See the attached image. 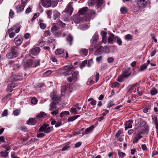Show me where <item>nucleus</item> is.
<instances>
[{
	"instance_id": "nucleus-1",
	"label": "nucleus",
	"mask_w": 158,
	"mask_h": 158,
	"mask_svg": "<svg viewBox=\"0 0 158 158\" xmlns=\"http://www.w3.org/2000/svg\"><path fill=\"white\" fill-rule=\"evenodd\" d=\"M16 47H13L11 49V52L7 54L6 55V57L8 59H13L17 57L18 53L17 52L15 51V48H17Z\"/></svg>"
},
{
	"instance_id": "nucleus-2",
	"label": "nucleus",
	"mask_w": 158,
	"mask_h": 158,
	"mask_svg": "<svg viewBox=\"0 0 158 158\" xmlns=\"http://www.w3.org/2000/svg\"><path fill=\"white\" fill-rule=\"evenodd\" d=\"M73 69L74 67L72 65L65 66L64 67V69L65 72L62 73V74L65 76L69 75L72 73Z\"/></svg>"
},
{
	"instance_id": "nucleus-3",
	"label": "nucleus",
	"mask_w": 158,
	"mask_h": 158,
	"mask_svg": "<svg viewBox=\"0 0 158 158\" xmlns=\"http://www.w3.org/2000/svg\"><path fill=\"white\" fill-rule=\"evenodd\" d=\"M51 31L52 33L56 36H60L63 31L61 29L58 28L56 26H54L52 27Z\"/></svg>"
},
{
	"instance_id": "nucleus-4",
	"label": "nucleus",
	"mask_w": 158,
	"mask_h": 158,
	"mask_svg": "<svg viewBox=\"0 0 158 158\" xmlns=\"http://www.w3.org/2000/svg\"><path fill=\"white\" fill-rule=\"evenodd\" d=\"M39 132H44L45 133L48 134L50 133L52 130L51 127L49 126V125L44 124L40 128Z\"/></svg>"
},
{
	"instance_id": "nucleus-5",
	"label": "nucleus",
	"mask_w": 158,
	"mask_h": 158,
	"mask_svg": "<svg viewBox=\"0 0 158 158\" xmlns=\"http://www.w3.org/2000/svg\"><path fill=\"white\" fill-rule=\"evenodd\" d=\"M73 10V7L72 3L69 2L67 5L66 7L65 10V12L71 15Z\"/></svg>"
},
{
	"instance_id": "nucleus-6",
	"label": "nucleus",
	"mask_w": 158,
	"mask_h": 158,
	"mask_svg": "<svg viewBox=\"0 0 158 158\" xmlns=\"http://www.w3.org/2000/svg\"><path fill=\"white\" fill-rule=\"evenodd\" d=\"M42 6L45 7H48L51 5V0H41Z\"/></svg>"
},
{
	"instance_id": "nucleus-7",
	"label": "nucleus",
	"mask_w": 158,
	"mask_h": 158,
	"mask_svg": "<svg viewBox=\"0 0 158 158\" xmlns=\"http://www.w3.org/2000/svg\"><path fill=\"white\" fill-rule=\"evenodd\" d=\"M33 60L31 59L27 60L26 62H24L23 64L24 67L26 68L29 67H33Z\"/></svg>"
},
{
	"instance_id": "nucleus-8",
	"label": "nucleus",
	"mask_w": 158,
	"mask_h": 158,
	"mask_svg": "<svg viewBox=\"0 0 158 158\" xmlns=\"http://www.w3.org/2000/svg\"><path fill=\"white\" fill-rule=\"evenodd\" d=\"M72 19L76 23H79L82 20V17L78 15H74Z\"/></svg>"
},
{
	"instance_id": "nucleus-9",
	"label": "nucleus",
	"mask_w": 158,
	"mask_h": 158,
	"mask_svg": "<svg viewBox=\"0 0 158 158\" xmlns=\"http://www.w3.org/2000/svg\"><path fill=\"white\" fill-rule=\"evenodd\" d=\"M14 41L16 45L19 46L21 45L23 42V38L21 36H18L15 39Z\"/></svg>"
},
{
	"instance_id": "nucleus-10",
	"label": "nucleus",
	"mask_w": 158,
	"mask_h": 158,
	"mask_svg": "<svg viewBox=\"0 0 158 158\" xmlns=\"http://www.w3.org/2000/svg\"><path fill=\"white\" fill-rule=\"evenodd\" d=\"M143 136L141 135L140 132H139L138 133L136 134L134 137L133 141V143H137L139 140Z\"/></svg>"
},
{
	"instance_id": "nucleus-11",
	"label": "nucleus",
	"mask_w": 158,
	"mask_h": 158,
	"mask_svg": "<svg viewBox=\"0 0 158 158\" xmlns=\"http://www.w3.org/2000/svg\"><path fill=\"white\" fill-rule=\"evenodd\" d=\"M116 36H115L113 34L111 33L108 38V43L111 44L114 40H116Z\"/></svg>"
},
{
	"instance_id": "nucleus-12",
	"label": "nucleus",
	"mask_w": 158,
	"mask_h": 158,
	"mask_svg": "<svg viewBox=\"0 0 158 158\" xmlns=\"http://www.w3.org/2000/svg\"><path fill=\"white\" fill-rule=\"evenodd\" d=\"M133 123V121L132 120H130L127 122L125 124V130H127V129L132 128V124Z\"/></svg>"
},
{
	"instance_id": "nucleus-13",
	"label": "nucleus",
	"mask_w": 158,
	"mask_h": 158,
	"mask_svg": "<svg viewBox=\"0 0 158 158\" xmlns=\"http://www.w3.org/2000/svg\"><path fill=\"white\" fill-rule=\"evenodd\" d=\"M40 48L39 47H36L32 48L31 51V53L34 55H36L39 54L40 52Z\"/></svg>"
},
{
	"instance_id": "nucleus-14",
	"label": "nucleus",
	"mask_w": 158,
	"mask_h": 158,
	"mask_svg": "<svg viewBox=\"0 0 158 158\" xmlns=\"http://www.w3.org/2000/svg\"><path fill=\"white\" fill-rule=\"evenodd\" d=\"M25 6V5L22 3L21 4L18 5L16 7L17 12L18 13H20L22 11H23Z\"/></svg>"
},
{
	"instance_id": "nucleus-15",
	"label": "nucleus",
	"mask_w": 158,
	"mask_h": 158,
	"mask_svg": "<svg viewBox=\"0 0 158 158\" xmlns=\"http://www.w3.org/2000/svg\"><path fill=\"white\" fill-rule=\"evenodd\" d=\"M79 76V72L76 71L73 73L72 77L74 81H77L78 80Z\"/></svg>"
},
{
	"instance_id": "nucleus-16",
	"label": "nucleus",
	"mask_w": 158,
	"mask_h": 158,
	"mask_svg": "<svg viewBox=\"0 0 158 158\" xmlns=\"http://www.w3.org/2000/svg\"><path fill=\"white\" fill-rule=\"evenodd\" d=\"M138 1L137 5L139 7L144 8L145 6V1L144 0H137Z\"/></svg>"
},
{
	"instance_id": "nucleus-17",
	"label": "nucleus",
	"mask_w": 158,
	"mask_h": 158,
	"mask_svg": "<svg viewBox=\"0 0 158 158\" xmlns=\"http://www.w3.org/2000/svg\"><path fill=\"white\" fill-rule=\"evenodd\" d=\"M153 122L155 123V127L156 128V132H158V121L156 117H152Z\"/></svg>"
},
{
	"instance_id": "nucleus-18",
	"label": "nucleus",
	"mask_w": 158,
	"mask_h": 158,
	"mask_svg": "<svg viewBox=\"0 0 158 158\" xmlns=\"http://www.w3.org/2000/svg\"><path fill=\"white\" fill-rule=\"evenodd\" d=\"M12 80L14 81L21 80L23 79V77L22 76L18 75H15L12 77Z\"/></svg>"
},
{
	"instance_id": "nucleus-19",
	"label": "nucleus",
	"mask_w": 158,
	"mask_h": 158,
	"mask_svg": "<svg viewBox=\"0 0 158 158\" xmlns=\"http://www.w3.org/2000/svg\"><path fill=\"white\" fill-rule=\"evenodd\" d=\"M131 74V72H130L129 70H126L123 71L121 74L125 78L129 76Z\"/></svg>"
},
{
	"instance_id": "nucleus-20",
	"label": "nucleus",
	"mask_w": 158,
	"mask_h": 158,
	"mask_svg": "<svg viewBox=\"0 0 158 158\" xmlns=\"http://www.w3.org/2000/svg\"><path fill=\"white\" fill-rule=\"evenodd\" d=\"M60 14L56 10L53 11V18L54 19L56 20V19L60 17Z\"/></svg>"
},
{
	"instance_id": "nucleus-21",
	"label": "nucleus",
	"mask_w": 158,
	"mask_h": 158,
	"mask_svg": "<svg viewBox=\"0 0 158 158\" xmlns=\"http://www.w3.org/2000/svg\"><path fill=\"white\" fill-rule=\"evenodd\" d=\"M50 110H53L56 109H58L56 106V102H53L51 103L50 105Z\"/></svg>"
},
{
	"instance_id": "nucleus-22",
	"label": "nucleus",
	"mask_w": 158,
	"mask_h": 158,
	"mask_svg": "<svg viewBox=\"0 0 158 158\" xmlns=\"http://www.w3.org/2000/svg\"><path fill=\"white\" fill-rule=\"evenodd\" d=\"M87 10V7H84L82 9H81L78 12L79 15H82L85 14Z\"/></svg>"
},
{
	"instance_id": "nucleus-23",
	"label": "nucleus",
	"mask_w": 158,
	"mask_h": 158,
	"mask_svg": "<svg viewBox=\"0 0 158 158\" xmlns=\"http://www.w3.org/2000/svg\"><path fill=\"white\" fill-rule=\"evenodd\" d=\"M36 123V120L34 118L29 119L28 121L27 124L30 125H34Z\"/></svg>"
},
{
	"instance_id": "nucleus-24",
	"label": "nucleus",
	"mask_w": 158,
	"mask_h": 158,
	"mask_svg": "<svg viewBox=\"0 0 158 158\" xmlns=\"http://www.w3.org/2000/svg\"><path fill=\"white\" fill-rule=\"evenodd\" d=\"M80 116L79 115H77L76 116H74L73 117H71L68 118V121L69 122H73L77 118H78Z\"/></svg>"
},
{
	"instance_id": "nucleus-25",
	"label": "nucleus",
	"mask_w": 158,
	"mask_h": 158,
	"mask_svg": "<svg viewBox=\"0 0 158 158\" xmlns=\"http://www.w3.org/2000/svg\"><path fill=\"white\" fill-rule=\"evenodd\" d=\"M94 128V126H92L86 129L85 131V134H88L92 131Z\"/></svg>"
},
{
	"instance_id": "nucleus-26",
	"label": "nucleus",
	"mask_w": 158,
	"mask_h": 158,
	"mask_svg": "<svg viewBox=\"0 0 158 158\" xmlns=\"http://www.w3.org/2000/svg\"><path fill=\"white\" fill-rule=\"evenodd\" d=\"M73 39V37L70 35H69L67 38V40L70 45L72 44Z\"/></svg>"
},
{
	"instance_id": "nucleus-27",
	"label": "nucleus",
	"mask_w": 158,
	"mask_h": 158,
	"mask_svg": "<svg viewBox=\"0 0 158 158\" xmlns=\"http://www.w3.org/2000/svg\"><path fill=\"white\" fill-rule=\"evenodd\" d=\"M103 48V47L102 46L99 47L94 52V54L96 55H98L100 54L102 51Z\"/></svg>"
},
{
	"instance_id": "nucleus-28",
	"label": "nucleus",
	"mask_w": 158,
	"mask_h": 158,
	"mask_svg": "<svg viewBox=\"0 0 158 158\" xmlns=\"http://www.w3.org/2000/svg\"><path fill=\"white\" fill-rule=\"evenodd\" d=\"M46 114L44 112H41L36 115L37 118H40L45 116Z\"/></svg>"
},
{
	"instance_id": "nucleus-29",
	"label": "nucleus",
	"mask_w": 158,
	"mask_h": 158,
	"mask_svg": "<svg viewBox=\"0 0 158 158\" xmlns=\"http://www.w3.org/2000/svg\"><path fill=\"white\" fill-rule=\"evenodd\" d=\"M64 52V50L61 49H58L56 50L55 54L56 55H58L63 54Z\"/></svg>"
},
{
	"instance_id": "nucleus-30",
	"label": "nucleus",
	"mask_w": 158,
	"mask_h": 158,
	"mask_svg": "<svg viewBox=\"0 0 158 158\" xmlns=\"http://www.w3.org/2000/svg\"><path fill=\"white\" fill-rule=\"evenodd\" d=\"M33 67H36L38 65L40 64V61L39 60H35L34 62L33 61Z\"/></svg>"
},
{
	"instance_id": "nucleus-31",
	"label": "nucleus",
	"mask_w": 158,
	"mask_h": 158,
	"mask_svg": "<svg viewBox=\"0 0 158 158\" xmlns=\"http://www.w3.org/2000/svg\"><path fill=\"white\" fill-rule=\"evenodd\" d=\"M147 65L145 64L141 66L140 68L138 69V72L143 71L147 68Z\"/></svg>"
},
{
	"instance_id": "nucleus-32",
	"label": "nucleus",
	"mask_w": 158,
	"mask_h": 158,
	"mask_svg": "<svg viewBox=\"0 0 158 158\" xmlns=\"http://www.w3.org/2000/svg\"><path fill=\"white\" fill-rule=\"evenodd\" d=\"M117 39L116 43L119 45L121 46L122 44V41L121 39L118 36L116 37V39Z\"/></svg>"
},
{
	"instance_id": "nucleus-33",
	"label": "nucleus",
	"mask_w": 158,
	"mask_h": 158,
	"mask_svg": "<svg viewBox=\"0 0 158 158\" xmlns=\"http://www.w3.org/2000/svg\"><path fill=\"white\" fill-rule=\"evenodd\" d=\"M15 86V84L12 83L11 84L9 85L7 87V89L8 91L14 88Z\"/></svg>"
},
{
	"instance_id": "nucleus-34",
	"label": "nucleus",
	"mask_w": 158,
	"mask_h": 158,
	"mask_svg": "<svg viewBox=\"0 0 158 158\" xmlns=\"http://www.w3.org/2000/svg\"><path fill=\"white\" fill-rule=\"evenodd\" d=\"M45 44V42L42 39L40 40L38 45L40 47H42Z\"/></svg>"
},
{
	"instance_id": "nucleus-35",
	"label": "nucleus",
	"mask_w": 158,
	"mask_h": 158,
	"mask_svg": "<svg viewBox=\"0 0 158 158\" xmlns=\"http://www.w3.org/2000/svg\"><path fill=\"white\" fill-rule=\"evenodd\" d=\"M98 39V34L97 33H95L93 35L92 40L93 41H97Z\"/></svg>"
},
{
	"instance_id": "nucleus-36",
	"label": "nucleus",
	"mask_w": 158,
	"mask_h": 158,
	"mask_svg": "<svg viewBox=\"0 0 158 158\" xmlns=\"http://www.w3.org/2000/svg\"><path fill=\"white\" fill-rule=\"evenodd\" d=\"M124 78H125V77L121 74V75L119 76L117 79L116 80L119 82H122L124 81Z\"/></svg>"
},
{
	"instance_id": "nucleus-37",
	"label": "nucleus",
	"mask_w": 158,
	"mask_h": 158,
	"mask_svg": "<svg viewBox=\"0 0 158 158\" xmlns=\"http://www.w3.org/2000/svg\"><path fill=\"white\" fill-rule=\"evenodd\" d=\"M158 92L157 89L155 88H153L150 91L151 94L152 95H154L157 94Z\"/></svg>"
},
{
	"instance_id": "nucleus-38",
	"label": "nucleus",
	"mask_w": 158,
	"mask_h": 158,
	"mask_svg": "<svg viewBox=\"0 0 158 158\" xmlns=\"http://www.w3.org/2000/svg\"><path fill=\"white\" fill-rule=\"evenodd\" d=\"M80 52L84 56H86L88 54V50L86 49H82L80 50Z\"/></svg>"
},
{
	"instance_id": "nucleus-39",
	"label": "nucleus",
	"mask_w": 158,
	"mask_h": 158,
	"mask_svg": "<svg viewBox=\"0 0 158 158\" xmlns=\"http://www.w3.org/2000/svg\"><path fill=\"white\" fill-rule=\"evenodd\" d=\"M56 23L58 25L60 26L63 27H64L66 25V24L63 23L62 21H61L60 20H59Z\"/></svg>"
},
{
	"instance_id": "nucleus-40",
	"label": "nucleus",
	"mask_w": 158,
	"mask_h": 158,
	"mask_svg": "<svg viewBox=\"0 0 158 158\" xmlns=\"http://www.w3.org/2000/svg\"><path fill=\"white\" fill-rule=\"evenodd\" d=\"M87 64V60H84L82 61L80 64V68L82 69L83 67H85L86 64Z\"/></svg>"
},
{
	"instance_id": "nucleus-41",
	"label": "nucleus",
	"mask_w": 158,
	"mask_h": 158,
	"mask_svg": "<svg viewBox=\"0 0 158 158\" xmlns=\"http://www.w3.org/2000/svg\"><path fill=\"white\" fill-rule=\"evenodd\" d=\"M50 111H51V114L53 115H56L59 113V109H58Z\"/></svg>"
},
{
	"instance_id": "nucleus-42",
	"label": "nucleus",
	"mask_w": 158,
	"mask_h": 158,
	"mask_svg": "<svg viewBox=\"0 0 158 158\" xmlns=\"http://www.w3.org/2000/svg\"><path fill=\"white\" fill-rule=\"evenodd\" d=\"M120 11L123 14H125L127 12V9L125 7H123L120 9Z\"/></svg>"
},
{
	"instance_id": "nucleus-43",
	"label": "nucleus",
	"mask_w": 158,
	"mask_h": 158,
	"mask_svg": "<svg viewBox=\"0 0 158 158\" xmlns=\"http://www.w3.org/2000/svg\"><path fill=\"white\" fill-rule=\"evenodd\" d=\"M0 154L2 157H6L8 156V152H0Z\"/></svg>"
},
{
	"instance_id": "nucleus-44",
	"label": "nucleus",
	"mask_w": 158,
	"mask_h": 158,
	"mask_svg": "<svg viewBox=\"0 0 158 158\" xmlns=\"http://www.w3.org/2000/svg\"><path fill=\"white\" fill-rule=\"evenodd\" d=\"M69 112L68 111H63L60 114V117H62L64 115H66L67 114H69Z\"/></svg>"
},
{
	"instance_id": "nucleus-45",
	"label": "nucleus",
	"mask_w": 158,
	"mask_h": 158,
	"mask_svg": "<svg viewBox=\"0 0 158 158\" xmlns=\"http://www.w3.org/2000/svg\"><path fill=\"white\" fill-rule=\"evenodd\" d=\"M50 34L51 33L49 30H46L44 32V36L45 37H47L49 36L50 35Z\"/></svg>"
},
{
	"instance_id": "nucleus-46",
	"label": "nucleus",
	"mask_w": 158,
	"mask_h": 158,
	"mask_svg": "<svg viewBox=\"0 0 158 158\" xmlns=\"http://www.w3.org/2000/svg\"><path fill=\"white\" fill-rule=\"evenodd\" d=\"M120 86V84L117 82H115L112 83L111 87L112 88H115L116 87H119Z\"/></svg>"
},
{
	"instance_id": "nucleus-47",
	"label": "nucleus",
	"mask_w": 158,
	"mask_h": 158,
	"mask_svg": "<svg viewBox=\"0 0 158 158\" xmlns=\"http://www.w3.org/2000/svg\"><path fill=\"white\" fill-rule=\"evenodd\" d=\"M96 0H90L88 3V5L89 6H91L94 4L95 3Z\"/></svg>"
},
{
	"instance_id": "nucleus-48",
	"label": "nucleus",
	"mask_w": 158,
	"mask_h": 158,
	"mask_svg": "<svg viewBox=\"0 0 158 158\" xmlns=\"http://www.w3.org/2000/svg\"><path fill=\"white\" fill-rule=\"evenodd\" d=\"M124 38L127 40H131L132 39V36L131 35L128 34L125 36Z\"/></svg>"
},
{
	"instance_id": "nucleus-49",
	"label": "nucleus",
	"mask_w": 158,
	"mask_h": 158,
	"mask_svg": "<svg viewBox=\"0 0 158 158\" xmlns=\"http://www.w3.org/2000/svg\"><path fill=\"white\" fill-rule=\"evenodd\" d=\"M20 110H16L14 111L13 114L15 116H17L20 114Z\"/></svg>"
},
{
	"instance_id": "nucleus-50",
	"label": "nucleus",
	"mask_w": 158,
	"mask_h": 158,
	"mask_svg": "<svg viewBox=\"0 0 158 158\" xmlns=\"http://www.w3.org/2000/svg\"><path fill=\"white\" fill-rule=\"evenodd\" d=\"M70 112L75 114H77V110L75 107H72L71 108Z\"/></svg>"
},
{
	"instance_id": "nucleus-51",
	"label": "nucleus",
	"mask_w": 158,
	"mask_h": 158,
	"mask_svg": "<svg viewBox=\"0 0 158 158\" xmlns=\"http://www.w3.org/2000/svg\"><path fill=\"white\" fill-rule=\"evenodd\" d=\"M52 99L53 101L57 102V100L59 99V98L56 96H52Z\"/></svg>"
},
{
	"instance_id": "nucleus-52",
	"label": "nucleus",
	"mask_w": 158,
	"mask_h": 158,
	"mask_svg": "<svg viewBox=\"0 0 158 158\" xmlns=\"http://www.w3.org/2000/svg\"><path fill=\"white\" fill-rule=\"evenodd\" d=\"M39 25L40 26V27L43 29H45L46 26V24L42 23H40Z\"/></svg>"
},
{
	"instance_id": "nucleus-53",
	"label": "nucleus",
	"mask_w": 158,
	"mask_h": 158,
	"mask_svg": "<svg viewBox=\"0 0 158 158\" xmlns=\"http://www.w3.org/2000/svg\"><path fill=\"white\" fill-rule=\"evenodd\" d=\"M14 16V13L13 11L10 10L9 12V17L11 18H13Z\"/></svg>"
},
{
	"instance_id": "nucleus-54",
	"label": "nucleus",
	"mask_w": 158,
	"mask_h": 158,
	"mask_svg": "<svg viewBox=\"0 0 158 158\" xmlns=\"http://www.w3.org/2000/svg\"><path fill=\"white\" fill-rule=\"evenodd\" d=\"M45 134L44 133H40L37 134V137L38 138H42L45 136Z\"/></svg>"
},
{
	"instance_id": "nucleus-55",
	"label": "nucleus",
	"mask_w": 158,
	"mask_h": 158,
	"mask_svg": "<svg viewBox=\"0 0 158 158\" xmlns=\"http://www.w3.org/2000/svg\"><path fill=\"white\" fill-rule=\"evenodd\" d=\"M118 156L121 157H123L125 156V154L124 153L122 152L119 150L118 151Z\"/></svg>"
},
{
	"instance_id": "nucleus-56",
	"label": "nucleus",
	"mask_w": 158,
	"mask_h": 158,
	"mask_svg": "<svg viewBox=\"0 0 158 158\" xmlns=\"http://www.w3.org/2000/svg\"><path fill=\"white\" fill-rule=\"evenodd\" d=\"M31 103L33 104H35L37 102V100L36 98H33L31 99Z\"/></svg>"
},
{
	"instance_id": "nucleus-57",
	"label": "nucleus",
	"mask_w": 158,
	"mask_h": 158,
	"mask_svg": "<svg viewBox=\"0 0 158 158\" xmlns=\"http://www.w3.org/2000/svg\"><path fill=\"white\" fill-rule=\"evenodd\" d=\"M107 33L105 31H102L101 33V35H102V38H105Z\"/></svg>"
},
{
	"instance_id": "nucleus-58",
	"label": "nucleus",
	"mask_w": 158,
	"mask_h": 158,
	"mask_svg": "<svg viewBox=\"0 0 158 158\" xmlns=\"http://www.w3.org/2000/svg\"><path fill=\"white\" fill-rule=\"evenodd\" d=\"M57 3V2L56 1H54L51 3V5L53 7H55L56 6Z\"/></svg>"
},
{
	"instance_id": "nucleus-59",
	"label": "nucleus",
	"mask_w": 158,
	"mask_h": 158,
	"mask_svg": "<svg viewBox=\"0 0 158 158\" xmlns=\"http://www.w3.org/2000/svg\"><path fill=\"white\" fill-rule=\"evenodd\" d=\"M107 62L109 63H111L113 62L114 61V58L112 57H109L107 59Z\"/></svg>"
},
{
	"instance_id": "nucleus-60",
	"label": "nucleus",
	"mask_w": 158,
	"mask_h": 158,
	"mask_svg": "<svg viewBox=\"0 0 158 158\" xmlns=\"http://www.w3.org/2000/svg\"><path fill=\"white\" fill-rule=\"evenodd\" d=\"M137 92L138 94L139 95H141L142 93L140 88H138L137 89Z\"/></svg>"
},
{
	"instance_id": "nucleus-61",
	"label": "nucleus",
	"mask_w": 158,
	"mask_h": 158,
	"mask_svg": "<svg viewBox=\"0 0 158 158\" xmlns=\"http://www.w3.org/2000/svg\"><path fill=\"white\" fill-rule=\"evenodd\" d=\"M8 114V110H5L2 114V116H6Z\"/></svg>"
},
{
	"instance_id": "nucleus-62",
	"label": "nucleus",
	"mask_w": 158,
	"mask_h": 158,
	"mask_svg": "<svg viewBox=\"0 0 158 158\" xmlns=\"http://www.w3.org/2000/svg\"><path fill=\"white\" fill-rule=\"evenodd\" d=\"M48 42L49 43H52L55 41V40L52 37H49L48 39Z\"/></svg>"
},
{
	"instance_id": "nucleus-63",
	"label": "nucleus",
	"mask_w": 158,
	"mask_h": 158,
	"mask_svg": "<svg viewBox=\"0 0 158 158\" xmlns=\"http://www.w3.org/2000/svg\"><path fill=\"white\" fill-rule=\"evenodd\" d=\"M144 122L143 121L140 120L138 122V124L139 126L141 127L144 125Z\"/></svg>"
},
{
	"instance_id": "nucleus-64",
	"label": "nucleus",
	"mask_w": 158,
	"mask_h": 158,
	"mask_svg": "<svg viewBox=\"0 0 158 158\" xmlns=\"http://www.w3.org/2000/svg\"><path fill=\"white\" fill-rule=\"evenodd\" d=\"M74 106L79 110H80L81 108V104L78 103L76 104Z\"/></svg>"
}]
</instances>
